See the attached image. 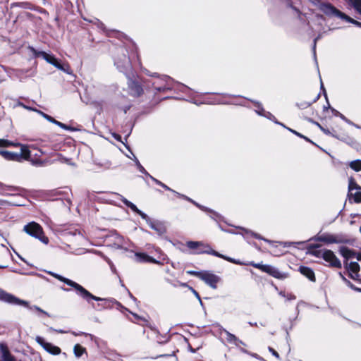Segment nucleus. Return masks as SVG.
Returning a JSON list of instances; mask_svg holds the SVG:
<instances>
[{
	"mask_svg": "<svg viewBox=\"0 0 361 361\" xmlns=\"http://www.w3.org/2000/svg\"><path fill=\"white\" fill-rule=\"evenodd\" d=\"M47 273L59 280L60 281L66 283V285L73 288L77 293V295L80 297L82 299L85 300L88 304L91 305V306L94 308V304L92 302V300H94L97 302L100 301H106L109 300L107 298H103L100 297L95 296L92 295L89 290L85 289L82 286L73 281L68 278H66L59 274L54 273L53 271H49Z\"/></svg>",
	"mask_w": 361,
	"mask_h": 361,
	"instance_id": "1",
	"label": "nucleus"
},
{
	"mask_svg": "<svg viewBox=\"0 0 361 361\" xmlns=\"http://www.w3.org/2000/svg\"><path fill=\"white\" fill-rule=\"evenodd\" d=\"M308 253L318 258H322L332 267L341 268V262L335 255L333 251L327 249H321L319 244L310 245L308 248Z\"/></svg>",
	"mask_w": 361,
	"mask_h": 361,
	"instance_id": "2",
	"label": "nucleus"
},
{
	"mask_svg": "<svg viewBox=\"0 0 361 361\" xmlns=\"http://www.w3.org/2000/svg\"><path fill=\"white\" fill-rule=\"evenodd\" d=\"M0 301L11 304V305H22L24 307H27L28 309L31 310H36L44 315H47L48 317H50L49 314L41 309L37 305H30V303L28 301L21 300L17 297H16L14 295L9 293L4 290L0 288Z\"/></svg>",
	"mask_w": 361,
	"mask_h": 361,
	"instance_id": "3",
	"label": "nucleus"
},
{
	"mask_svg": "<svg viewBox=\"0 0 361 361\" xmlns=\"http://www.w3.org/2000/svg\"><path fill=\"white\" fill-rule=\"evenodd\" d=\"M114 65L121 72L127 75L131 70V62L128 56V50L124 47H119L116 50V54L114 57Z\"/></svg>",
	"mask_w": 361,
	"mask_h": 361,
	"instance_id": "4",
	"label": "nucleus"
},
{
	"mask_svg": "<svg viewBox=\"0 0 361 361\" xmlns=\"http://www.w3.org/2000/svg\"><path fill=\"white\" fill-rule=\"evenodd\" d=\"M0 154L6 160L20 161L22 159H27L30 157V151L27 147L20 145L19 152L0 149Z\"/></svg>",
	"mask_w": 361,
	"mask_h": 361,
	"instance_id": "5",
	"label": "nucleus"
},
{
	"mask_svg": "<svg viewBox=\"0 0 361 361\" xmlns=\"http://www.w3.org/2000/svg\"><path fill=\"white\" fill-rule=\"evenodd\" d=\"M319 9L328 16H336L348 23H352L355 20L345 13L341 12L329 3H322L319 6Z\"/></svg>",
	"mask_w": 361,
	"mask_h": 361,
	"instance_id": "6",
	"label": "nucleus"
},
{
	"mask_svg": "<svg viewBox=\"0 0 361 361\" xmlns=\"http://www.w3.org/2000/svg\"><path fill=\"white\" fill-rule=\"evenodd\" d=\"M319 9L328 16H336L348 23H352L355 20L345 13L341 12L329 3H322L319 6Z\"/></svg>",
	"mask_w": 361,
	"mask_h": 361,
	"instance_id": "7",
	"label": "nucleus"
},
{
	"mask_svg": "<svg viewBox=\"0 0 361 361\" xmlns=\"http://www.w3.org/2000/svg\"><path fill=\"white\" fill-rule=\"evenodd\" d=\"M23 231L29 235L39 240L44 244L49 243L48 238L43 235L42 228L39 224L35 221L26 224L23 228Z\"/></svg>",
	"mask_w": 361,
	"mask_h": 361,
	"instance_id": "8",
	"label": "nucleus"
},
{
	"mask_svg": "<svg viewBox=\"0 0 361 361\" xmlns=\"http://www.w3.org/2000/svg\"><path fill=\"white\" fill-rule=\"evenodd\" d=\"M29 49L35 57H42L47 63L53 65L56 68H60V67H59V63H60V61H59L53 54H47L44 51H38L35 49L33 47H29Z\"/></svg>",
	"mask_w": 361,
	"mask_h": 361,
	"instance_id": "9",
	"label": "nucleus"
},
{
	"mask_svg": "<svg viewBox=\"0 0 361 361\" xmlns=\"http://www.w3.org/2000/svg\"><path fill=\"white\" fill-rule=\"evenodd\" d=\"M200 279L213 289H216V283L220 281V277L209 271H204L203 274H199Z\"/></svg>",
	"mask_w": 361,
	"mask_h": 361,
	"instance_id": "10",
	"label": "nucleus"
},
{
	"mask_svg": "<svg viewBox=\"0 0 361 361\" xmlns=\"http://www.w3.org/2000/svg\"><path fill=\"white\" fill-rule=\"evenodd\" d=\"M35 340L47 352L51 355H56L61 352L59 347L54 345L51 343L47 342L44 338L41 336H37Z\"/></svg>",
	"mask_w": 361,
	"mask_h": 361,
	"instance_id": "11",
	"label": "nucleus"
},
{
	"mask_svg": "<svg viewBox=\"0 0 361 361\" xmlns=\"http://www.w3.org/2000/svg\"><path fill=\"white\" fill-rule=\"evenodd\" d=\"M128 86L130 94L134 97H140L143 93V89L141 85L135 80L128 77Z\"/></svg>",
	"mask_w": 361,
	"mask_h": 361,
	"instance_id": "12",
	"label": "nucleus"
},
{
	"mask_svg": "<svg viewBox=\"0 0 361 361\" xmlns=\"http://www.w3.org/2000/svg\"><path fill=\"white\" fill-rule=\"evenodd\" d=\"M345 267L349 273V276L353 280H359L360 265L357 262L345 263Z\"/></svg>",
	"mask_w": 361,
	"mask_h": 361,
	"instance_id": "13",
	"label": "nucleus"
},
{
	"mask_svg": "<svg viewBox=\"0 0 361 361\" xmlns=\"http://www.w3.org/2000/svg\"><path fill=\"white\" fill-rule=\"evenodd\" d=\"M35 111L39 114L40 116H42L44 118H45L47 121H49L50 123H52L59 127H60L62 129L67 130H73V128L71 126H68L60 121H56L54 118L51 117V116L44 113L43 111L35 109Z\"/></svg>",
	"mask_w": 361,
	"mask_h": 361,
	"instance_id": "14",
	"label": "nucleus"
},
{
	"mask_svg": "<svg viewBox=\"0 0 361 361\" xmlns=\"http://www.w3.org/2000/svg\"><path fill=\"white\" fill-rule=\"evenodd\" d=\"M264 272L278 279H283L286 277V274L282 273L277 268L269 264H266V267H264Z\"/></svg>",
	"mask_w": 361,
	"mask_h": 361,
	"instance_id": "15",
	"label": "nucleus"
},
{
	"mask_svg": "<svg viewBox=\"0 0 361 361\" xmlns=\"http://www.w3.org/2000/svg\"><path fill=\"white\" fill-rule=\"evenodd\" d=\"M136 260L138 262H149L153 264H159L160 262L153 258L152 257L142 252L135 253Z\"/></svg>",
	"mask_w": 361,
	"mask_h": 361,
	"instance_id": "16",
	"label": "nucleus"
},
{
	"mask_svg": "<svg viewBox=\"0 0 361 361\" xmlns=\"http://www.w3.org/2000/svg\"><path fill=\"white\" fill-rule=\"evenodd\" d=\"M339 252L345 259V260L354 258L357 255V252L355 250H351L345 246L340 247Z\"/></svg>",
	"mask_w": 361,
	"mask_h": 361,
	"instance_id": "17",
	"label": "nucleus"
},
{
	"mask_svg": "<svg viewBox=\"0 0 361 361\" xmlns=\"http://www.w3.org/2000/svg\"><path fill=\"white\" fill-rule=\"evenodd\" d=\"M300 272L306 276L310 281L314 282L316 281L315 275L314 271L307 267L300 266L299 267Z\"/></svg>",
	"mask_w": 361,
	"mask_h": 361,
	"instance_id": "18",
	"label": "nucleus"
},
{
	"mask_svg": "<svg viewBox=\"0 0 361 361\" xmlns=\"http://www.w3.org/2000/svg\"><path fill=\"white\" fill-rule=\"evenodd\" d=\"M146 74H147L149 76L155 77L157 78V80L155 81L157 82V85H162V82L167 83L169 80L173 81V80L170 78L168 75H163L161 76H159V75L157 73H151L149 71H146Z\"/></svg>",
	"mask_w": 361,
	"mask_h": 361,
	"instance_id": "19",
	"label": "nucleus"
},
{
	"mask_svg": "<svg viewBox=\"0 0 361 361\" xmlns=\"http://www.w3.org/2000/svg\"><path fill=\"white\" fill-rule=\"evenodd\" d=\"M125 146L126 147V148L130 152L131 154H132V157H129L128 156L130 159H131L132 160H133L135 161V164L137 168V169L139 170L140 172H141L142 173L145 174V176H149L150 174L145 170V169L142 166V164H140V162L139 161V160L137 159V158L135 157V155L132 152V151L130 150L129 146L125 145Z\"/></svg>",
	"mask_w": 361,
	"mask_h": 361,
	"instance_id": "20",
	"label": "nucleus"
},
{
	"mask_svg": "<svg viewBox=\"0 0 361 361\" xmlns=\"http://www.w3.org/2000/svg\"><path fill=\"white\" fill-rule=\"evenodd\" d=\"M314 240L316 241L324 242L326 243H333L334 242V235L331 234H322V235H317L314 238L310 239V240Z\"/></svg>",
	"mask_w": 361,
	"mask_h": 361,
	"instance_id": "21",
	"label": "nucleus"
},
{
	"mask_svg": "<svg viewBox=\"0 0 361 361\" xmlns=\"http://www.w3.org/2000/svg\"><path fill=\"white\" fill-rule=\"evenodd\" d=\"M194 205H195L197 207L200 209L202 211L212 214V216H211V218H212L215 220H217V219L221 217V215L219 213L216 212L215 211L212 210V209H209L207 207L200 204L197 202H195Z\"/></svg>",
	"mask_w": 361,
	"mask_h": 361,
	"instance_id": "22",
	"label": "nucleus"
},
{
	"mask_svg": "<svg viewBox=\"0 0 361 361\" xmlns=\"http://www.w3.org/2000/svg\"><path fill=\"white\" fill-rule=\"evenodd\" d=\"M222 331L225 333L226 335V341L229 343H233L235 345L238 346V341H240V339L237 338L234 334L230 333L226 329L221 327Z\"/></svg>",
	"mask_w": 361,
	"mask_h": 361,
	"instance_id": "23",
	"label": "nucleus"
},
{
	"mask_svg": "<svg viewBox=\"0 0 361 361\" xmlns=\"http://www.w3.org/2000/svg\"><path fill=\"white\" fill-rule=\"evenodd\" d=\"M206 247H207V250H199L198 252H197V254H209V255H212L218 257L219 258L224 259V255L220 254L217 251L213 250L209 245H206Z\"/></svg>",
	"mask_w": 361,
	"mask_h": 361,
	"instance_id": "24",
	"label": "nucleus"
},
{
	"mask_svg": "<svg viewBox=\"0 0 361 361\" xmlns=\"http://www.w3.org/2000/svg\"><path fill=\"white\" fill-rule=\"evenodd\" d=\"M254 104L255 106L257 108V109L255 110V112L260 116H263V117H265V114H267L268 111H266L263 106H262V104L259 102H257V101H255V100H251L250 99Z\"/></svg>",
	"mask_w": 361,
	"mask_h": 361,
	"instance_id": "25",
	"label": "nucleus"
},
{
	"mask_svg": "<svg viewBox=\"0 0 361 361\" xmlns=\"http://www.w3.org/2000/svg\"><path fill=\"white\" fill-rule=\"evenodd\" d=\"M350 240L346 236L343 235H334L333 243L341 244V243H350Z\"/></svg>",
	"mask_w": 361,
	"mask_h": 361,
	"instance_id": "26",
	"label": "nucleus"
},
{
	"mask_svg": "<svg viewBox=\"0 0 361 361\" xmlns=\"http://www.w3.org/2000/svg\"><path fill=\"white\" fill-rule=\"evenodd\" d=\"M246 234H250V235H252V237H254L255 238H257V239H259V240H264L267 243H271V241L270 240H268L267 238H264V237H262L261 235L255 233V232H253L252 231H250V230H248V229H246V228H241Z\"/></svg>",
	"mask_w": 361,
	"mask_h": 361,
	"instance_id": "27",
	"label": "nucleus"
},
{
	"mask_svg": "<svg viewBox=\"0 0 361 361\" xmlns=\"http://www.w3.org/2000/svg\"><path fill=\"white\" fill-rule=\"evenodd\" d=\"M348 197L349 200H350L352 198L353 199V201L355 203H360L361 202V192L357 191L355 192H353V191H348Z\"/></svg>",
	"mask_w": 361,
	"mask_h": 361,
	"instance_id": "28",
	"label": "nucleus"
},
{
	"mask_svg": "<svg viewBox=\"0 0 361 361\" xmlns=\"http://www.w3.org/2000/svg\"><path fill=\"white\" fill-rule=\"evenodd\" d=\"M86 353V349L80 344H75L73 348V353L78 358L80 357L83 353Z\"/></svg>",
	"mask_w": 361,
	"mask_h": 361,
	"instance_id": "29",
	"label": "nucleus"
},
{
	"mask_svg": "<svg viewBox=\"0 0 361 361\" xmlns=\"http://www.w3.org/2000/svg\"><path fill=\"white\" fill-rule=\"evenodd\" d=\"M331 112L335 116L341 118L343 121H344L346 123L349 125H354V123L347 118L343 114H342L341 112L337 111L336 109L331 108Z\"/></svg>",
	"mask_w": 361,
	"mask_h": 361,
	"instance_id": "30",
	"label": "nucleus"
},
{
	"mask_svg": "<svg viewBox=\"0 0 361 361\" xmlns=\"http://www.w3.org/2000/svg\"><path fill=\"white\" fill-rule=\"evenodd\" d=\"M349 166L355 171H361V159H356V160L352 161L349 164Z\"/></svg>",
	"mask_w": 361,
	"mask_h": 361,
	"instance_id": "31",
	"label": "nucleus"
},
{
	"mask_svg": "<svg viewBox=\"0 0 361 361\" xmlns=\"http://www.w3.org/2000/svg\"><path fill=\"white\" fill-rule=\"evenodd\" d=\"M148 225L149 227L156 231L159 235L162 234L164 233V228L163 227L159 225V224L154 223L152 221H150Z\"/></svg>",
	"mask_w": 361,
	"mask_h": 361,
	"instance_id": "32",
	"label": "nucleus"
},
{
	"mask_svg": "<svg viewBox=\"0 0 361 361\" xmlns=\"http://www.w3.org/2000/svg\"><path fill=\"white\" fill-rule=\"evenodd\" d=\"M355 10L361 14V0H348Z\"/></svg>",
	"mask_w": 361,
	"mask_h": 361,
	"instance_id": "33",
	"label": "nucleus"
},
{
	"mask_svg": "<svg viewBox=\"0 0 361 361\" xmlns=\"http://www.w3.org/2000/svg\"><path fill=\"white\" fill-rule=\"evenodd\" d=\"M166 84L167 83L165 82L164 84L157 85V82H153L152 86L157 92H165L166 90H170V87H169Z\"/></svg>",
	"mask_w": 361,
	"mask_h": 361,
	"instance_id": "34",
	"label": "nucleus"
},
{
	"mask_svg": "<svg viewBox=\"0 0 361 361\" xmlns=\"http://www.w3.org/2000/svg\"><path fill=\"white\" fill-rule=\"evenodd\" d=\"M148 177H149L156 184L161 186L163 188H164L165 190H169V191H171L172 192H173V190H172L171 188H170L169 186H167L166 184L161 183L160 180H157V178H154L153 176H152L151 175H149Z\"/></svg>",
	"mask_w": 361,
	"mask_h": 361,
	"instance_id": "35",
	"label": "nucleus"
},
{
	"mask_svg": "<svg viewBox=\"0 0 361 361\" xmlns=\"http://www.w3.org/2000/svg\"><path fill=\"white\" fill-rule=\"evenodd\" d=\"M186 245L188 248L194 250L199 246L203 245V243L200 241H188Z\"/></svg>",
	"mask_w": 361,
	"mask_h": 361,
	"instance_id": "36",
	"label": "nucleus"
},
{
	"mask_svg": "<svg viewBox=\"0 0 361 361\" xmlns=\"http://www.w3.org/2000/svg\"><path fill=\"white\" fill-rule=\"evenodd\" d=\"M288 130H289V131H290V132H291L292 133L295 134V135H297V136H298V137H301V138L304 139V140H306L307 142H310V143H312V144H313V145H316V144H315L314 142H312L310 139H309L307 137H306V136H305V135H302L301 133H300L297 132L296 130H293V129H291V128H288Z\"/></svg>",
	"mask_w": 361,
	"mask_h": 361,
	"instance_id": "37",
	"label": "nucleus"
},
{
	"mask_svg": "<svg viewBox=\"0 0 361 361\" xmlns=\"http://www.w3.org/2000/svg\"><path fill=\"white\" fill-rule=\"evenodd\" d=\"M355 189H361V188L354 181L353 178L350 179L348 185V191H353Z\"/></svg>",
	"mask_w": 361,
	"mask_h": 361,
	"instance_id": "38",
	"label": "nucleus"
},
{
	"mask_svg": "<svg viewBox=\"0 0 361 361\" xmlns=\"http://www.w3.org/2000/svg\"><path fill=\"white\" fill-rule=\"evenodd\" d=\"M311 105H312L311 102H305V101L296 103V106L300 109H305L308 108L309 106H310Z\"/></svg>",
	"mask_w": 361,
	"mask_h": 361,
	"instance_id": "39",
	"label": "nucleus"
},
{
	"mask_svg": "<svg viewBox=\"0 0 361 361\" xmlns=\"http://www.w3.org/2000/svg\"><path fill=\"white\" fill-rule=\"evenodd\" d=\"M59 160L61 163H64V164H66L68 165H71V166H74L75 165V164L72 162L71 159L64 157L61 154H59Z\"/></svg>",
	"mask_w": 361,
	"mask_h": 361,
	"instance_id": "40",
	"label": "nucleus"
},
{
	"mask_svg": "<svg viewBox=\"0 0 361 361\" xmlns=\"http://www.w3.org/2000/svg\"><path fill=\"white\" fill-rule=\"evenodd\" d=\"M265 118L273 121L274 123L277 125H282V123L278 121L276 117L270 112H267V114H265Z\"/></svg>",
	"mask_w": 361,
	"mask_h": 361,
	"instance_id": "41",
	"label": "nucleus"
},
{
	"mask_svg": "<svg viewBox=\"0 0 361 361\" xmlns=\"http://www.w3.org/2000/svg\"><path fill=\"white\" fill-rule=\"evenodd\" d=\"M71 333L74 336L85 335V336H89L90 338V339H91V341H95L96 342V341H97V338L94 335L90 334H87V333H85V332H82V331H80L79 333L78 332L75 333L74 331H72Z\"/></svg>",
	"mask_w": 361,
	"mask_h": 361,
	"instance_id": "42",
	"label": "nucleus"
},
{
	"mask_svg": "<svg viewBox=\"0 0 361 361\" xmlns=\"http://www.w3.org/2000/svg\"><path fill=\"white\" fill-rule=\"evenodd\" d=\"M59 67H60V68H58L59 70H61L62 71H63L64 73H66L68 74H71V71H70V67L68 65H64V64H61V63H59Z\"/></svg>",
	"mask_w": 361,
	"mask_h": 361,
	"instance_id": "43",
	"label": "nucleus"
},
{
	"mask_svg": "<svg viewBox=\"0 0 361 361\" xmlns=\"http://www.w3.org/2000/svg\"><path fill=\"white\" fill-rule=\"evenodd\" d=\"M340 276H341L343 281L345 282V283L351 289L354 290H355V288H356V286L352 283L349 280H348L345 277H344L341 273H340Z\"/></svg>",
	"mask_w": 361,
	"mask_h": 361,
	"instance_id": "44",
	"label": "nucleus"
},
{
	"mask_svg": "<svg viewBox=\"0 0 361 361\" xmlns=\"http://www.w3.org/2000/svg\"><path fill=\"white\" fill-rule=\"evenodd\" d=\"M249 264L251 265L252 267H255V268L260 269L263 272H264V267H266V264H262L261 263H255L254 262H250Z\"/></svg>",
	"mask_w": 361,
	"mask_h": 361,
	"instance_id": "45",
	"label": "nucleus"
},
{
	"mask_svg": "<svg viewBox=\"0 0 361 361\" xmlns=\"http://www.w3.org/2000/svg\"><path fill=\"white\" fill-rule=\"evenodd\" d=\"M137 214L140 215L142 219L145 220L147 224L152 221L150 218L142 211L140 210Z\"/></svg>",
	"mask_w": 361,
	"mask_h": 361,
	"instance_id": "46",
	"label": "nucleus"
},
{
	"mask_svg": "<svg viewBox=\"0 0 361 361\" xmlns=\"http://www.w3.org/2000/svg\"><path fill=\"white\" fill-rule=\"evenodd\" d=\"M317 125L318 126V127L321 129V130L325 133L326 135H331L333 137H337L336 135H334V134L331 133V132L329 130V129H326V128H324V127H322L319 123H316Z\"/></svg>",
	"mask_w": 361,
	"mask_h": 361,
	"instance_id": "47",
	"label": "nucleus"
},
{
	"mask_svg": "<svg viewBox=\"0 0 361 361\" xmlns=\"http://www.w3.org/2000/svg\"><path fill=\"white\" fill-rule=\"evenodd\" d=\"M11 145H12L11 142H9L8 140L0 139V147H6L10 146Z\"/></svg>",
	"mask_w": 361,
	"mask_h": 361,
	"instance_id": "48",
	"label": "nucleus"
},
{
	"mask_svg": "<svg viewBox=\"0 0 361 361\" xmlns=\"http://www.w3.org/2000/svg\"><path fill=\"white\" fill-rule=\"evenodd\" d=\"M132 211H133L134 212H135L136 214L140 210L139 209L137 206L133 204V202H130V204L128 205V207Z\"/></svg>",
	"mask_w": 361,
	"mask_h": 361,
	"instance_id": "49",
	"label": "nucleus"
},
{
	"mask_svg": "<svg viewBox=\"0 0 361 361\" xmlns=\"http://www.w3.org/2000/svg\"><path fill=\"white\" fill-rule=\"evenodd\" d=\"M269 351L276 358L280 359L279 354L271 347L268 348Z\"/></svg>",
	"mask_w": 361,
	"mask_h": 361,
	"instance_id": "50",
	"label": "nucleus"
},
{
	"mask_svg": "<svg viewBox=\"0 0 361 361\" xmlns=\"http://www.w3.org/2000/svg\"><path fill=\"white\" fill-rule=\"evenodd\" d=\"M173 193L176 194L178 197L183 198V199L188 200V202L192 201L191 198L185 196V195L180 194V193H179V192H178L176 191H173Z\"/></svg>",
	"mask_w": 361,
	"mask_h": 361,
	"instance_id": "51",
	"label": "nucleus"
},
{
	"mask_svg": "<svg viewBox=\"0 0 361 361\" xmlns=\"http://www.w3.org/2000/svg\"><path fill=\"white\" fill-rule=\"evenodd\" d=\"M320 37H321V35H319L316 38H314V42H313V47H312V49H313V53H314V57H316V51H315L316 44H317V40H319L320 39Z\"/></svg>",
	"mask_w": 361,
	"mask_h": 361,
	"instance_id": "52",
	"label": "nucleus"
},
{
	"mask_svg": "<svg viewBox=\"0 0 361 361\" xmlns=\"http://www.w3.org/2000/svg\"><path fill=\"white\" fill-rule=\"evenodd\" d=\"M188 273L191 275L195 276L200 279L199 274H203L204 271H189Z\"/></svg>",
	"mask_w": 361,
	"mask_h": 361,
	"instance_id": "53",
	"label": "nucleus"
},
{
	"mask_svg": "<svg viewBox=\"0 0 361 361\" xmlns=\"http://www.w3.org/2000/svg\"><path fill=\"white\" fill-rule=\"evenodd\" d=\"M121 200L123 202V203L126 206L128 207V205L130 204V201L128 200L126 198L121 195Z\"/></svg>",
	"mask_w": 361,
	"mask_h": 361,
	"instance_id": "54",
	"label": "nucleus"
},
{
	"mask_svg": "<svg viewBox=\"0 0 361 361\" xmlns=\"http://www.w3.org/2000/svg\"><path fill=\"white\" fill-rule=\"evenodd\" d=\"M194 295L197 298L198 300H200V296L199 293L192 287L190 288Z\"/></svg>",
	"mask_w": 361,
	"mask_h": 361,
	"instance_id": "55",
	"label": "nucleus"
},
{
	"mask_svg": "<svg viewBox=\"0 0 361 361\" xmlns=\"http://www.w3.org/2000/svg\"><path fill=\"white\" fill-rule=\"evenodd\" d=\"M113 137L118 141L122 142L124 145L125 143L121 140V136L118 134L114 133Z\"/></svg>",
	"mask_w": 361,
	"mask_h": 361,
	"instance_id": "56",
	"label": "nucleus"
},
{
	"mask_svg": "<svg viewBox=\"0 0 361 361\" xmlns=\"http://www.w3.org/2000/svg\"><path fill=\"white\" fill-rule=\"evenodd\" d=\"M19 106H21L26 109L34 111H35V109H36L35 108H32V107L27 106L23 104V103H19Z\"/></svg>",
	"mask_w": 361,
	"mask_h": 361,
	"instance_id": "57",
	"label": "nucleus"
},
{
	"mask_svg": "<svg viewBox=\"0 0 361 361\" xmlns=\"http://www.w3.org/2000/svg\"><path fill=\"white\" fill-rule=\"evenodd\" d=\"M321 89L323 90L324 95L325 96L326 99H327V94H326V90L324 89V85L322 81H321Z\"/></svg>",
	"mask_w": 361,
	"mask_h": 361,
	"instance_id": "58",
	"label": "nucleus"
},
{
	"mask_svg": "<svg viewBox=\"0 0 361 361\" xmlns=\"http://www.w3.org/2000/svg\"><path fill=\"white\" fill-rule=\"evenodd\" d=\"M224 259L227 260L228 262H232V263H233V262H234V259H233L231 257H227V256H225V255H224Z\"/></svg>",
	"mask_w": 361,
	"mask_h": 361,
	"instance_id": "59",
	"label": "nucleus"
},
{
	"mask_svg": "<svg viewBox=\"0 0 361 361\" xmlns=\"http://www.w3.org/2000/svg\"><path fill=\"white\" fill-rule=\"evenodd\" d=\"M353 24L356 25L358 27H361V23L357 21V20H355V21L353 22Z\"/></svg>",
	"mask_w": 361,
	"mask_h": 361,
	"instance_id": "60",
	"label": "nucleus"
},
{
	"mask_svg": "<svg viewBox=\"0 0 361 361\" xmlns=\"http://www.w3.org/2000/svg\"><path fill=\"white\" fill-rule=\"evenodd\" d=\"M251 355L257 359H259L260 360H264V359L261 357H259L257 354H255V353H252L251 354Z\"/></svg>",
	"mask_w": 361,
	"mask_h": 361,
	"instance_id": "61",
	"label": "nucleus"
},
{
	"mask_svg": "<svg viewBox=\"0 0 361 361\" xmlns=\"http://www.w3.org/2000/svg\"><path fill=\"white\" fill-rule=\"evenodd\" d=\"M128 293H129V295H130V298L134 301V302H137V300L135 297H134L129 291H128Z\"/></svg>",
	"mask_w": 361,
	"mask_h": 361,
	"instance_id": "62",
	"label": "nucleus"
},
{
	"mask_svg": "<svg viewBox=\"0 0 361 361\" xmlns=\"http://www.w3.org/2000/svg\"><path fill=\"white\" fill-rule=\"evenodd\" d=\"M319 97H320V94H318L317 95V97H315V98L313 99V101L311 102V103L313 104V103L316 102L319 99Z\"/></svg>",
	"mask_w": 361,
	"mask_h": 361,
	"instance_id": "63",
	"label": "nucleus"
},
{
	"mask_svg": "<svg viewBox=\"0 0 361 361\" xmlns=\"http://www.w3.org/2000/svg\"><path fill=\"white\" fill-rule=\"evenodd\" d=\"M355 258L357 259V261L361 262V253H357Z\"/></svg>",
	"mask_w": 361,
	"mask_h": 361,
	"instance_id": "64",
	"label": "nucleus"
}]
</instances>
